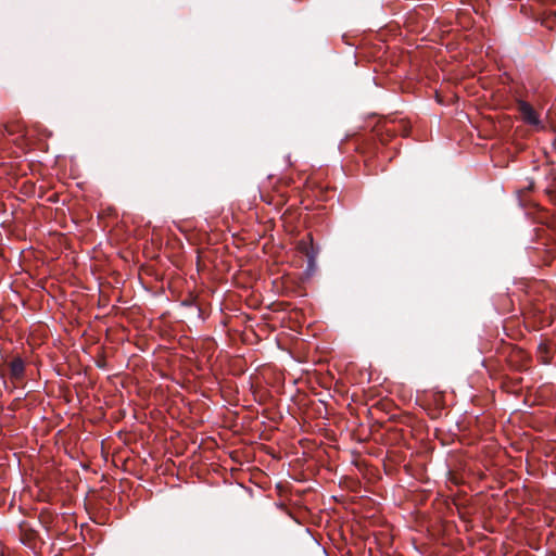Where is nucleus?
Segmentation results:
<instances>
[{"label": "nucleus", "instance_id": "20e7f679", "mask_svg": "<svg viewBox=\"0 0 556 556\" xmlns=\"http://www.w3.org/2000/svg\"><path fill=\"white\" fill-rule=\"evenodd\" d=\"M555 17H556V12H549L548 14H544L540 20L541 25H543L544 27H546L549 30H553L555 28V24H556Z\"/></svg>", "mask_w": 556, "mask_h": 556}, {"label": "nucleus", "instance_id": "f03ea898", "mask_svg": "<svg viewBox=\"0 0 556 556\" xmlns=\"http://www.w3.org/2000/svg\"><path fill=\"white\" fill-rule=\"evenodd\" d=\"M10 374L14 379H21L25 372V364L21 357H15L10 363Z\"/></svg>", "mask_w": 556, "mask_h": 556}, {"label": "nucleus", "instance_id": "0eeeda50", "mask_svg": "<svg viewBox=\"0 0 556 556\" xmlns=\"http://www.w3.org/2000/svg\"><path fill=\"white\" fill-rule=\"evenodd\" d=\"M99 367H104V363H98Z\"/></svg>", "mask_w": 556, "mask_h": 556}, {"label": "nucleus", "instance_id": "39448f33", "mask_svg": "<svg viewBox=\"0 0 556 556\" xmlns=\"http://www.w3.org/2000/svg\"><path fill=\"white\" fill-rule=\"evenodd\" d=\"M547 197L549 198V200L552 201V203H554L556 205V176H555V179H554V182L546 188L545 190Z\"/></svg>", "mask_w": 556, "mask_h": 556}, {"label": "nucleus", "instance_id": "f257e3e1", "mask_svg": "<svg viewBox=\"0 0 556 556\" xmlns=\"http://www.w3.org/2000/svg\"><path fill=\"white\" fill-rule=\"evenodd\" d=\"M517 110L525 123H527L531 126L540 125L539 115L530 103L520 100L517 103Z\"/></svg>", "mask_w": 556, "mask_h": 556}, {"label": "nucleus", "instance_id": "423d86ee", "mask_svg": "<svg viewBox=\"0 0 556 556\" xmlns=\"http://www.w3.org/2000/svg\"><path fill=\"white\" fill-rule=\"evenodd\" d=\"M387 131H388V132H390V131L394 132V131H395V129L387 128Z\"/></svg>", "mask_w": 556, "mask_h": 556}, {"label": "nucleus", "instance_id": "7ed1b4c3", "mask_svg": "<svg viewBox=\"0 0 556 556\" xmlns=\"http://www.w3.org/2000/svg\"><path fill=\"white\" fill-rule=\"evenodd\" d=\"M536 356L542 364H549L552 359V352L549 346L541 343L538 348Z\"/></svg>", "mask_w": 556, "mask_h": 556}]
</instances>
